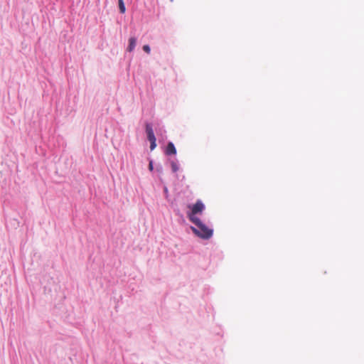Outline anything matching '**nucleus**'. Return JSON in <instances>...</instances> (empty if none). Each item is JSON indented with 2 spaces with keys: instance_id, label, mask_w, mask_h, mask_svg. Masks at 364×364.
Instances as JSON below:
<instances>
[{
  "instance_id": "f257e3e1",
  "label": "nucleus",
  "mask_w": 364,
  "mask_h": 364,
  "mask_svg": "<svg viewBox=\"0 0 364 364\" xmlns=\"http://www.w3.org/2000/svg\"><path fill=\"white\" fill-rule=\"evenodd\" d=\"M191 223L195 225V227H191V230L200 238L208 240L213 236V229L208 228L200 219L196 220Z\"/></svg>"
},
{
  "instance_id": "7ed1b4c3",
  "label": "nucleus",
  "mask_w": 364,
  "mask_h": 364,
  "mask_svg": "<svg viewBox=\"0 0 364 364\" xmlns=\"http://www.w3.org/2000/svg\"><path fill=\"white\" fill-rule=\"evenodd\" d=\"M146 135H147V139L150 141V149L151 151H153L156 146V137H155V135L154 133V130H153L151 124H146Z\"/></svg>"
},
{
  "instance_id": "423d86ee",
  "label": "nucleus",
  "mask_w": 364,
  "mask_h": 364,
  "mask_svg": "<svg viewBox=\"0 0 364 364\" xmlns=\"http://www.w3.org/2000/svg\"><path fill=\"white\" fill-rule=\"evenodd\" d=\"M119 9L122 14H124L126 11L125 5L123 0H118Z\"/></svg>"
},
{
  "instance_id": "39448f33",
  "label": "nucleus",
  "mask_w": 364,
  "mask_h": 364,
  "mask_svg": "<svg viewBox=\"0 0 364 364\" xmlns=\"http://www.w3.org/2000/svg\"><path fill=\"white\" fill-rule=\"evenodd\" d=\"M136 43V39L134 37H132L129 40V46L127 47V50L129 52H132L134 50Z\"/></svg>"
},
{
  "instance_id": "6e6552de",
  "label": "nucleus",
  "mask_w": 364,
  "mask_h": 364,
  "mask_svg": "<svg viewBox=\"0 0 364 364\" xmlns=\"http://www.w3.org/2000/svg\"><path fill=\"white\" fill-rule=\"evenodd\" d=\"M143 50H144V52H146V53H150V51H151V49H150V47L148 45H144L143 46Z\"/></svg>"
},
{
  "instance_id": "f03ea898",
  "label": "nucleus",
  "mask_w": 364,
  "mask_h": 364,
  "mask_svg": "<svg viewBox=\"0 0 364 364\" xmlns=\"http://www.w3.org/2000/svg\"><path fill=\"white\" fill-rule=\"evenodd\" d=\"M205 208V205L200 200H198L194 204L188 205V208L189 209V211L187 212V217L188 220L192 222L200 219L198 215L203 213Z\"/></svg>"
},
{
  "instance_id": "1a4fd4ad",
  "label": "nucleus",
  "mask_w": 364,
  "mask_h": 364,
  "mask_svg": "<svg viewBox=\"0 0 364 364\" xmlns=\"http://www.w3.org/2000/svg\"><path fill=\"white\" fill-rule=\"evenodd\" d=\"M149 168L150 171L153 170V163H152V161H150V163L149 164Z\"/></svg>"
},
{
  "instance_id": "20e7f679",
  "label": "nucleus",
  "mask_w": 364,
  "mask_h": 364,
  "mask_svg": "<svg viewBox=\"0 0 364 364\" xmlns=\"http://www.w3.org/2000/svg\"><path fill=\"white\" fill-rule=\"evenodd\" d=\"M166 154L167 155L171 154H176V149L174 146V144L172 142H169L167 145L166 149Z\"/></svg>"
},
{
  "instance_id": "9d476101",
  "label": "nucleus",
  "mask_w": 364,
  "mask_h": 364,
  "mask_svg": "<svg viewBox=\"0 0 364 364\" xmlns=\"http://www.w3.org/2000/svg\"><path fill=\"white\" fill-rule=\"evenodd\" d=\"M171 1H173V0H170Z\"/></svg>"
},
{
  "instance_id": "0eeeda50",
  "label": "nucleus",
  "mask_w": 364,
  "mask_h": 364,
  "mask_svg": "<svg viewBox=\"0 0 364 364\" xmlns=\"http://www.w3.org/2000/svg\"><path fill=\"white\" fill-rule=\"evenodd\" d=\"M171 168L173 172H176L178 170V166L175 162L172 161L171 162Z\"/></svg>"
}]
</instances>
